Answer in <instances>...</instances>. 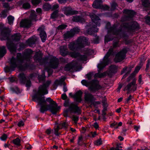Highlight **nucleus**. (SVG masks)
I'll list each match as a JSON object with an SVG mask.
<instances>
[{
  "instance_id": "obj_1",
  "label": "nucleus",
  "mask_w": 150,
  "mask_h": 150,
  "mask_svg": "<svg viewBox=\"0 0 150 150\" xmlns=\"http://www.w3.org/2000/svg\"><path fill=\"white\" fill-rule=\"evenodd\" d=\"M51 83V81L48 80L44 83L43 85L40 86L39 88L38 93L32 97V100L38 102L40 105V112L43 113L45 111L49 110L53 114H55L60 109L59 107H57V104L50 98H48L45 99L44 96H38L44 95L48 93L46 89Z\"/></svg>"
},
{
  "instance_id": "obj_2",
  "label": "nucleus",
  "mask_w": 150,
  "mask_h": 150,
  "mask_svg": "<svg viewBox=\"0 0 150 150\" xmlns=\"http://www.w3.org/2000/svg\"><path fill=\"white\" fill-rule=\"evenodd\" d=\"M110 23H108L106 27L108 29V32L111 33L115 35H119L121 36L122 33V28L126 29L128 32L131 33L134 32L135 29L139 28L138 24L135 22H131L129 23H123L120 25V27L118 29L117 28L118 25L117 24L114 25L112 27H110Z\"/></svg>"
},
{
  "instance_id": "obj_3",
  "label": "nucleus",
  "mask_w": 150,
  "mask_h": 150,
  "mask_svg": "<svg viewBox=\"0 0 150 150\" xmlns=\"http://www.w3.org/2000/svg\"><path fill=\"white\" fill-rule=\"evenodd\" d=\"M25 54L22 55L21 53H18L17 54L16 59L13 57L10 60V67H6L4 68L5 71L6 72L14 71L16 67H18L21 71L25 70L26 67L22 65V64L26 59Z\"/></svg>"
},
{
  "instance_id": "obj_4",
  "label": "nucleus",
  "mask_w": 150,
  "mask_h": 150,
  "mask_svg": "<svg viewBox=\"0 0 150 150\" xmlns=\"http://www.w3.org/2000/svg\"><path fill=\"white\" fill-rule=\"evenodd\" d=\"M0 30L1 31L0 38L1 40H7L6 46L8 49L12 52H16L17 49L16 44L13 43L8 39L10 32L9 29L5 27L3 24L0 23Z\"/></svg>"
},
{
  "instance_id": "obj_5",
  "label": "nucleus",
  "mask_w": 150,
  "mask_h": 150,
  "mask_svg": "<svg viewBox=\"0 0 150 150\" xmlns=\"http://www.w3.org/2000/svg\"><path fill=\"white\" fill-rule=\"evenodd\" d=\"M90 44L88 38L81 36L79 37L75 42H70L68 45V47L71 50L76 51L81 50L86 46L89 45Z\"/></svg>"
},
{
  "instance_id": "obj_6",
  "label": "nucleus",
  "mask_w": 150,
  "mask_h": 150,
  "mask_svg": "<svg viewBox=\"0 0 150 150\" xmlns=\"http://www.w3.org/2000/svg\"><path fill=\"white\" fill-rule=\"evenodd\" d=\"M113 47H110L108 52L104 57L103 61L98 64V67L99 69V71L102 69L106 65L109 63L110 61L109 57L110 55H112L113 53V47L115 48L117 47H119L118 42H114L113 44Z\"/></svg>"
},
{
  "instance_id": "obj_7",
  "label": "nucleus",
  "mask_w": 150,
  "mask_h": 150,
  "mask_svg": "<svg viewBox=\"0 0 150 150\" xmlns=\"http://www.w3.org/2000/svg\"><path fill=\"white\" fill-rule=\"evenodd\" d=\"M81 83L82 84L86 87L89 86L88 89L92 93H95L96 91L100 89L101 86L99 85L98 81L96 80H93L90 81H88L86 80H82Z\"/></svg>"
},
{
  "instance_id": "obj_8",
  "label": "nucleus",
  "mask_w": 150,
  "mask_h": 150,
  "mask_svg": "<svg viewBox=\"0 0 150 150\" xmlns=\"http://www.w3.org/2000/svg\"><path fill=\"white\" fill-rule=\"evenodd\" d=\"M83 51L85 52L83 55L81 54L79 52H73L71 54V56L73 57L77 58L79 60L86 61L88 56L89 55V52L90 50L88 48H85L83 49Z\"/></svg>"
},
{
  "instance_id": "obj_9",
  "label": "nucleus",
  "mask_w": 150,
  "mask_h": 150,
  "mask_svg": "<svg viewBox=\"0 0 150 150\" xmlns=\"http://www.w3.org/2000/svg\"><path fill=\"white\" fill-rule=\"evenodd\" d=\"M127 50L126 48L123 49L120 51L117 54L114 59V61L115 62H120L123 60L125 58V54Z\"/></svg>"
},
{
  "instance_id": "obj_10",
  "label": "nucleus",
  "mask_w": 150,
  "mask_h": 150,
  "mask_svg": "<svg viewBox=\"0 0 150 150\" xmlns=\"http://www.w3.org/2000/svg\"><path fill=\"white\" fill-rule=\"evenodd\" d=\"M123 13L126 15L122 16L121 18L122 21H125L129 20L135 14V13L133 11L128 9H124Z\"/></svg>"
},
{
  "instance_id": "obj_11",
  "label": "nucleus",
  "mask_w": 150,
  "mask_h": 150,
  "mask_svg": "<svg viewBox=\"0 0 150 150\" xmlns=\"http://www.w3.org/2000/svg\"><path fill=\"white\" fill-rule=\"evenodd\" d=\"M42 55L43 54L40 51L36 52L34 57L35 61L36 62H39L40 65L45 64L47 62V60L46 59L42 58Z\"/></svg>"
},
{
  "instance_id": "obj_12",
  "label": "nucleus",
  "mask_w": 150,
  "mask_h": 150,
  "mask_svg": "<svg viewBox=\"0 0 150 150\" xmlns=\"http://www.w3.org/2000/svg\"><path fill=\"white\" fill-rule=\"evenodd\" d=\"M80 29L78 28H75L71 30L70 31H67L63 35L64 38L65 40L73 37L75 33L80 32Z\"/></svg>"
},
{
  "instance_id": "obj_13",
  "label": "nucleus",
  "mask_w": 150,
  "mask_h": 150,
  "mask_svg": "<svg viewBox=\"0 0 150 150\" xmlns=\"http://www.w3.org/2000/svg\"><path fill=\"white\" fill-rule=\"evenodd\" d=\"M68 110L70 113H77L78 115L81 113V110L74 103H71L69 105Z\"/></svg>"
},
{
  "instance_id": "obj_14",
  "label": "nucleus",
  "mask_w": 150,
  "mask_h": 150,
  "mask_svg": "<svg viewBox=\"0 0 150 150\" xmlns=\"http://www.w3.org/2000/svg\"><path fill=\"white\" fill-rule=\"evenodd\" d=\"M136 80L135 79H133L132 81L130 83H128L125 88L124 89V91L126 90H131L133 91H135L137 88V85L136 84Z\"/></svg>"
},
{
  "instance_id": "obj_15",
  "label": "nucleus",
  "mask_w": 150,
  "mask_h": 150,
  "mask_svg": "<svg viewBox=\"0 0 150 150\" xmlns=\"http://www.w3.org/2000/svg\"><path fill=\"white\" fill-rule=\"evenodd\" d=\"M84 98L85 102L88 103H92L94 100L93 96L86 90L84 91Z\"/></svg>"
},
{
  "instance_id": "obj_16",
  "label": "nucleus",
  "mask_w": 150,
  "mask_h": 150,
  "mask_svg": "<svg viewBox=\"0 0 150 150\" xmlns=\"http://www.w3.org/2000/svg\"><path fill=\"white\" fill-rule=\"evenodd\" d=\"M44 29L45 26L43 25L41 26L38 29L42 41L43 42L45 41L47 38V35Z\"/></svg>"
},
{
  "instance_id": "obj_17",
  "label": "nucleus",
  "mask_w": 150,
  "mask_h": 150,
  "mask_svg": "<svg viewBox=\"0 0 150 150\" xmlns=\"http://www.w3.org/2000/svg\"><path fill=\"white\" fill-rule=\"evenodd\" d=\"M82 94V92L81 90H79L76 92L74 95H72L71 93H69V95L71 97L74 98L76 102H80L81 101Z\"/></svg>"
},
{
  "instance_id": "obj_18",
  "label": "nucleus",
  "mask_w": 150,
  "mask_h": 150,
  "mask_svg": "<svg viewBox=\"0 0 150 150\" xmlns=\"http://www.w3.org/2000/svg\"><path fill=\"white\" fill-rule=\"evenodd\" d=\"M62 10L64 11V14L67 16L78 13L77 11H73L71 8L69 7H64L62 9Z\"/></svg>"
},
{
  "instance_id": "obj_19",
  "label": "nucleus",
  "mask_w": 150,
  "mask_h": 150,
  "mask_svg": "<svg viewBox=\"0 0 150 150\" xmlns=\"http://www.w3.org/2000/svg\"><path fill=\"white\" fill-rule=\"evenodd\" d=\"M59 64V60L58 59L54 57L51 59L49 64L51 68L55 69L58 67Z\"/></svg>"
},
{
  "instance_id": "obj_20",
  "label": "nucleus",
  "mask_w": 150,
  "mask_h": 150,
  "mask_svg": "<svg viewBox=\"0 0 150 150\" xmlns=\"http://www.w3.org/2000/svg\"><path fill=\"white\" fill-rule=\"evenodd\" d=\"M31 24V21L29 19L22 20L20 22V26L23 28H28L30 26Z\"/></svg>"
},
{
  "instance_id": "obj_21",
  "label": "nucleus",
  "mask_w": 150,
  "mask_h": 150,
  "mask_svg": "<svg viewBox=\"0 0 150 150\" xmlns=\"http://www.w3.org/2000/svg\"><path fill=\"white\" fill-rule=\"evenodd\" d=\"M72 21L74 22H79L81 23H84L85 22V20L83 17L77 16H73L72 18Z\"/></svg>"
},
{
  "instance_id": "obj_22",
  "label": "nucleus",
  "mask_w": 150,
  "mask_h": 150,
  "mask_svg": "<svg viewBox=\"0 0 150 150\" xmlns=\"http://www.w3.org/2000/svg\"><path fill=\"white\" fill-rule=\"evenodd\" d=\"M37 40V38L34 35L27 40L26 42L30 46L32 47L33 45L35 44Z\"/></svg>"
},
{
  "instance_id": "obj_23",
  "label": "nucleus",
  "mask_w": 150,
  "mask_h": 150,
  "mask_svg": "<svg viewBox=\"0 0 150 150\" xmlns=\"http://www.w3.org/2000/svg\"><path fill=\"white\" fill-rule=\"evenodd\" d=\"M97 24L94 25L93 24V25L91 28L88 29L87 30V33L89 35H92L93 33L95 32H97L98 29L96 28Z\"/></svg>"
},
{
  "instance_id": "obj_24",
  "label": "nucleus",
  "mask_w": 150,
  "mask_h": 150,
  "mask_svg": "<svg viewBox=\"0 0 150 150\" xmlns=\"http://www.w3.org/2000/svg\"><path fill=\"white\" fill-rule=\"evenodd\" d=\"M143 5L144 6L143 10L147 11L150 8V2L148 0H142Z\"/></svg>"
},
{
  "instance_id": "obj_25",
  "label": "nucleus",
  "mask_w": 150,
  "mask_h": 150,
  "mask_svg": "<svg viewBox=\"0 0 150 150\" xmlns=\"http://www.w3.org/2000/svg\"><path fill=\"white\" fill-rule=\"evenodd\" d=\"M102 1L101 0H96L94 1L92 6L95 8L100 9L102 5Z\"/></svg>"
},
{
  "instance_id": "obj_26",
  "label": "nucleus",
  "mask_w": 150,
  "mask_h": 150,
  "mask_svg": "<svg viewBox=\"0 0 150 150\" xmlns=\"http://www.w3.org/2000/svg\"><path fill=\"white\" fill-rule=\"evenodd\" d=\"M18 78L21 83L24 84L25 83L27 79L23 73H20L18 75Z\"/></svg>"
},
{
  "instance_id": "obj_27",
  "label": "nucleus",
  "mask_w": 150,
  "mask_h": 150,
  "mask_svg": "<svg viewBox=\"0 0 150 150\" xmlns=\"http://www.w3.org/2000/svg\"><path fill=\"white\" fill-rule=\"evenodd\" d=\"M89 16L93 21L92 24L95 23L96 21L100 20L99 17L93 13H90Z\"/></svg>"
},
{
  "instance_id": "obj_28",
  "label": "nucleus",
  "mask_w": 150,
  "mask_h": 150,
  "mask_svg": "<svg viewBox=\"0 0 150 150\" xmlns=\"http://www.w3.org/2000/svg\"><path fill=\"white\" fill-rule=\"evenodd\" d=\"M21 36L20 33H16L12 36L11 39L13 41L18 42L20 40Z\"/></svg>"
},
{
  "instance_id": "obj_29",
  "label": "nucleus",
  "mask_w": 150,
  "mask_h": 150,
  "mask_svg": "<svg viewBox=\"0 0 150 150\" xmlns=\"http://www.w3.org/2000/svg\"><path fill=\"white\" fill-rule=\"evenodd\" d=\"M36 16L35 11L33 10H31L29 20L31 21V22L33 21H36Z\"/></svg>"
},
{
  "instance_id": "obj_30",
  "label": "nucleus",
  "mask_w": 150,
  "mask_h": 150,
  "mask_svg": "<svg viewBox=\"0 0 150 150\" xmlns=\"http://www.w3.org/2000/svg\"><path fill=\"white\" fill-rule=\"evenodd\" d=\"M67 47L66 46H61L60 47V53L62 56H64L67 55Z\"/></svg>"
},
{
  "instance_id": "obj_31",
  "label": "nucleus",
  "mask_w": 150,
  "mask_h": 150,
  "mask_svg": "<svg viewBox=\"0 0 150 150\" xmlns=\"http://www.w3.org/2000/svg\"><path fill=\"white\" fill-rule=\"evenodd\" d=\"M59 16V11L58 10H56L51 14V18L55 19L58 18Z\"/></svg>"
},
{
  "instance_id": "obj_32",
  "label": "nucleus",
  "mask_w": 150,
  "mask_h": 150,
  "mask_svg": "<svg viewBox=\"0 0 150 150\" xmlns=\"http://www.w3.org/2000/svg\"><path fill=\"white\" fill-rule=\"evenodd\" d=\"M75 66L74 63H70L65 66L64 69L66 71H69L72 69Z\"/></svg>"
},
{
  "instance_id": "obj_33",
  "label": "nucleus",
  "mask_w": 150,
  "mask_h": 150,
  "mask_svg": "<svg viewBox=\"0 0 150 150\" xmlns=\"http://www.w3.org/2000/svg\"><path fill=\"white\" fill-rule=\"evenodd\" d=\"M6 53V50L4 46L0 47V57H3Z\"/></svg>"
},
{
  "instance_id": "obj_34",
  "label": "nucleus",
  "mask_w": 150,
  "mask_h": 150,
  "mask_svg": "<svg viewBox=\"0 0 150 150\" xmlns=\"http://www.w3.org/2000/svg\"><path fill=\"white\" fill-rule=\"evenodd\" d=\"M117 67L115 65L111 66L109 68V72L110 73H115L117 71Z\"/></svg>"
},
{
  "instance_id": "obj_35",
  "label": "nucleus",
  "mask_w": 150,
  "mask_h": 150,
  "mask_svg": "<svg viewBox=\"0 0 150 150\" xmlns=\"http://www.w3.org/2000/svg\"><path fill=\"white\" fill-rule=\"evenodd\" d=\"M64 80V79L63 78H62L59 80H56L55 82V84L57 85V86L58 85H62V84L64 85V84H65Z\"/></svg>"
},
{
  "instance_id": "obj_36",
  "label": "nucleus",
  "mask_w": 150,
  "mask_h": 150,
  "mask_svg": "<svg viewBox=\"0 0 150 150\" xmlns=\"http://www.w3.org/2000/svg\"><path fill=\"white\" fill-rule=\"evenodd\" d=\"M51 8V6L48 3H46L43 6V9L45 11H48Z\"/></svg>"
},
{
  "instance_id": "obj_37",
  "label": "nucleus",
  "mask_w": 150,
  "mask_h": 150,
  "mask_svg": "<svg viewBox=\"0 0 150 150\" xmlns=\"http://www.w3.org/2000/svg\"><path fill=\"white\" fill-rule=\"evenodd\" d=\"M45 73L44 71H42V75H39L38 77L39 82L44 81L45 79Z\"/></svg>"
},
{
  "instance_id": "obj_38",
  "label": "nucleus",
  "mask_w": 150,
  "mask_h": 150,
  "mask_svg": "<svg viewBox=\"0 0 150 150\" xmlns=\"http://www.w3.org/2000/svg\"><path fill=\"white\" fill-rule=\"evenodd\" d=\"M20 142V140L18 138H17L12 141V142L14 144L18 146L21 145Z\"/></svg>"
},
{
  "instance_id": "obj_39",
  "label": "nucleus",
  "mask_w": 150,
  "mask_h": 150,
  "mask_svg": "<svg viewBox=\"0 0 150 150\" xmlns=\"http://www.w3.org/2000/svg\"><path fill=\"white\" fill-rule=\"evenodd\" d=\"M60 129H61V128L59 125L57 126L56 128H54V134L57 136H59L60 134V133L58 132V131Z\"/></svg>"
},
{
  "instance_id": "obj_40",
  "label": "nucleus",
  "mask_w": 150,
  "mask_h": 150,
  "mask_svg": "<svg viewBox=\"0 0 150 150\" xmlns=\"http://www.w3.org/2000/svg\"><path fill=\"white\" fill-rule=\"evenodd\" d=\"M7 19L8 23L10 25L12 24L14 19V17L11 16H9L7 17Z\"/></svg>"
},
{
  "instance_id": "obj_41",
  "label": "nucleus",
  "mask_w": 150,
  "mask_h": 150,
  "mask_svg": "<svg viewBox=\"0 0 150 150\" xmlns=\"http://www.w3.org/2000/svg\"><path fill=\"white\" fill-rule=\"evenodd\" d=\"M11 89L12 91L13 92H15L17 94L20 93L18 87L17 86L12 87L11 88Z\"/></svg>"
},
{
  "instance_id": "obj_42",
  "label": "nucleus",
  "mask_w": 150,
  "mask_h": 150,
  "mask_svg": "<svg viewBox=\"0 0 150 150\" xmlns=\"http://www.w3.org/2000/svg\"><path fill=\"white\" fill-rule=\"evenodd\" d=\"M94 144L97 146H99L102 144V141L100 138L94 142Z\"/></svg>"
},
{
  "instance_id": "obj_43",
  "label": "nucleus",
  "mask_w": 150,
  "mask_h": 150,
  "mask_svg": "<svg viewBox=\"0 0 150 150\" xmlns=\"http://www.w3.org/2000/svg\"><path fill=\"white\" fill-rule=\"evenodd\" d=\"M117 4L115 1H113L111 4V10H114L116 9Z\"/></svg>"
},
{
  "instance_id": "obj_44",
  "label": "nucleus",
  "mask_w": 150,
  "mask_h": 150,
  "mask_svg": "<svg viewBox=\"0 0 150 150\" xmlns=\"http://www.w3.org/2000/svg\"><path fill=\"white\" fill-rule=\"evenodd\" d=\"M105 75L103 73H98L94 75V77L95 78L96 77H99L100 78H101Z\"/></svg>"
},
{
  "instance_id": "obj_45",
  "label": "nucleus",
  "mask_w": 150,
  "mask_h": 150,
  "mask_svg": "<svg viewBox=\"0 0 150 150\" xmlns=\"http://www.w3.org/2000/svg\"><path fill=\"white\" fill-rule=\"evenodd\" d=\"M23 7L25 9H28L30 7V5L28 3H25L23 4Z\"/></svg>"
},
{
  "instance_id": "obj_46",
  "label": "nucleus",
  "mask_w": 150,
  "mask_h": 150,
  "mask_svg": "<svg viewBox=\"0 0 150 150\" xmlns=\"http://www.w3.org/2000/svg\"><path fill=\"white\" fill-rule=\"evenodd\" d=\"M100 9L104 10H109L110 7L107 5H103L102 4Z\"/></svg>"
},
{
  "instance_id": "obj_47",
  "label": "nucleus",
  "mask_w": 150,
  "mask_h": 150,
  "mask_svg": "<svg viewBox=\"0 0 150 150\" xmlns=\"http://www.w3.org/2000/svg\"><path fill=\"white\" fill-rule=\"evenodd\" d=\"M33 53V51L30 49H28L27 50V57L28 58V59H29L30 57V55Z\"/></svg>"
},
{
  "instance_id": "obj_48",
  "label": "nucleus",
  "mask_w": 150,
  "mask_h": 150,
  "mask_svg": "<svg viewBox=\"0 0 150 150\" xmlns=\"http://www.w3.org/2000/svg\"><path fill=\"white\" fill-rule=\"evenodd\" d=\"M141 66H137L135 68L134 71L133 73H134V76L135 74L138 72L140 69Z\"/></svg>"
},
{
  "instance_id": "obj_49",
  "label": "nucleus",
  "mask_w": 150,
  "mask_h": 150,
  "mask_svg": "<svg viewBox=\"0 0 150 150\" xmlns=\"http://www.w3.org/2000/svg\"><path fill=\"white\" fill-rule=\"evenodd\" d=\"M59 126H62V128H66L67 127V125L66 123V122H64L62 123H60L59 125Z\"/></svg>"
},
{
  "instance_id": "obj_50",
  "label": "nucleus",
  "mask_w": 150,
  "mask_h": 150,
  "mask_svg": "<svg viewBox=\"0 0 150 150\" xmlns=\"http://www.w3.org/2000/svg\"><path fill=\"white\" fill-rule=\"evenodd\" d=\"M32 4L35 5H37L39 4L41 2L40 0H32Z\"/></svg>"
},
{
  "instance_id": "obj_51",
  "label": "nucleus",
  "mask_w": 150,
  "mask_h": 150,
  "mask_svg": "<svg viewBox=\"0 0 150 150\" xmlns=\"http://www.w3.org/2000/svg\"><path fill=\"white\" fill-rule=\"evenodd\" d=\"M145 19L146 23L149 25H150V17L146 16L145 18Z\"/></svg>"
},
{
  "instance_id": "obj_52",
  "label": "nucleus",
  "mask_w": 150,
  "mask_h": 150,
  "mask_svg": "<svg viewBox=\"0 0 150 150\" xmlns=\"http://www.w3.org/2000/svg\"><path fill=\"white\" fill-rule=\"evenodd\" d=\"M67 26V25H66L62 24L59 25L58 27L57 28L59 30H63L65 29L66 27Z\"/></svg>"
},
{
  "instance_id": "obj_53",
  "label": "nucleus",
  "mask_w": 150,
  "mask_h": 150,
  "mask_svg": "<svg viewBox=\"0 0 150 150\" xmlns=\"http://www.w3.org/2000/svg\"><path fill=\"white\" fill-rule=\"evenodd\" d=\"M25 83L26 87H30V86L31 83L30 80L27 79Z\"/></svg>"
},
{
  "instance_id": "obj_54",
  "label": "nucleus",
  "mask_w": 150,
  "mask_h": 150,
  "mask_svg": "<svg viewBox=\"0 0 150 150\" xmlns=\"http://www.w3.org/2000/svg\"><path fill=\"white\" fill-rule=\"evenodd\" d=\"M72 120L74 121L75 123H76L79 120V117L74 115L72 117Z\"/></svg>"
},
{
  "instance_id": "obj_55",
  "label": "nucleus",
  "mask_w": 150,
  "mask_h": 150,
  "mask_svg": "<svg viewBox=\"0 0 150 150\" xmlns=\"http://www.w3.org/2000/svg\"><path fill=\"white\" fill-rule=\"evenodd\" d=\"M93 75V74L92 73H90L87 74L86 75L88 80H90Z\"/></svg>"
},
{
  "instance_id": "obj_56",
  "label": "nucleus",
  "mask_w": 150,
  "mask_h": 150,
  "mask_svg": "<svg viewBox=\"0 0 150 150\" xmlns=\"http://www.w3.org/2000/svg\"><path fill=\"white\" fill-rule=\"evenodd\" d=\"M1 16L4 18L6 17L7 15L6 14V12L5 11H3L1 13Z\"/></svg>"
},
{
  "instance_id": "obj_57",
  "label": "nucleus",
  "mask_w": 150,
  "mask_h": 150,
  "mask_svg": "<svg viewBox=\"0 0 150 150\" xmlns=\"http://www.w3.org/2000/svg\"><path fill=\"white\" fill-rule=\"evenodd\" d=\"M102 103H103V108L107 109L108 107V104L106 103L105 102V100H103Z\"/></svg>"
},
{
  "instance_id": "obj_58",
  "label": "nucleus",
  "mask_w": 150,
  "mask_h": 150,
  "mask_svg": "<svg viewBox=\"0 0 150 150\" xmlns=\"http://www.w3.org/2000/svg\"><path fill=\"white\" fill-rule=\"evenodd\" d=\"M134 76V73H132L127 78V81L128 82L130 81L132 77Z\"/></svg>"
},
{
  "instance_id": "obj_59",
  "label": "nucleus",
  "mask_w": 150,
  "mask_h": 150,
  "mask_svg": "<svg viewBox=\"0 0 150 150\" xmlns=\"http://www.w3.org/2000/svg\"><path fill=\"white\" fill-rule=\"evenodd\" d=\"M7 135L6 134H4L0 137L1 139L3 140H5L7 138Z\"/></svg>"
},
{
  "instance_id": "obj_60",
  "label": "nucleus",
  "mask_w": 150,
  "mask_h": 150,
  "mask_svg": "<svg viewBox=\"0 0 150 150\" xmlns=\"http://www.w3.org/2000/svg\"><path fill=\"white\" fill-rule=\"evenodd\" d=\"M52 131H53V130L51 129L50 128H49L46 130L45 131V133L49 135L51 134Z\"/></svg>"
},
{
  "instance_id": "obj_61",
  "label": "nucleus",
  "mask_w": 150,
  "mask_h": 150,
  "mask_svg": "<svg viewBox=\"0 0 150 150\" xmlns=\"http://www.w3.org/2000/svg\"><path fill=\"white\" fill-rule=\"evenodd\" d=\"M59 6L58 4H55L52 7H51V9L52 11L55 10H57L56 9L59 7Z\"/></svg>"
},
{
  "instance_id": "obj_62",
  "label": "nucleus",
  "mask_w": 150,
  "mask_h": 150,
  "mask_svg": "<svg viewBox=\"0 0 150 150\" xmlns=\"http://www.w3.org/2000/svg\"><path fill=\"white\" fill-rule=\"evenodd\" d=\"M150 59H148L147 61V63L146 65V68L145 69V70L146 71H147L148 68H149V65H150Z\"/></svg>"
},
{
  "instance_id": "obj_63",
  "label": "nucleus",
  "mask_w": 150,
  "mask_h": 150,
  "mask_svg": "<svg viewBox=\"0 0 150 150\" xmlns=\"http://www.w3.org/2000/svg\"><path fill=\"white\" fill-rule=\"evenodd\" d=\"M68 109H67L64 110L63 112V115L65 117H67L68 116V112L69 111Z\"/></svg>"
},
{
  "instance_id": "obj_64",
  "label": "nucleus",
  "mask_w": 150,
  "mask_h": 150,
  "mask_svg": "<svg viewBox=\"0 0 150 150\" xmlns=\"http://www.w3.org/2000/svg\"><path fill=\"white\" fill-rule=\"evenodd\" d=\"M18 125L20 127L21 126H23L24 125V123L21 120L18 122Z\"/></svg>"
}]
</instances>
